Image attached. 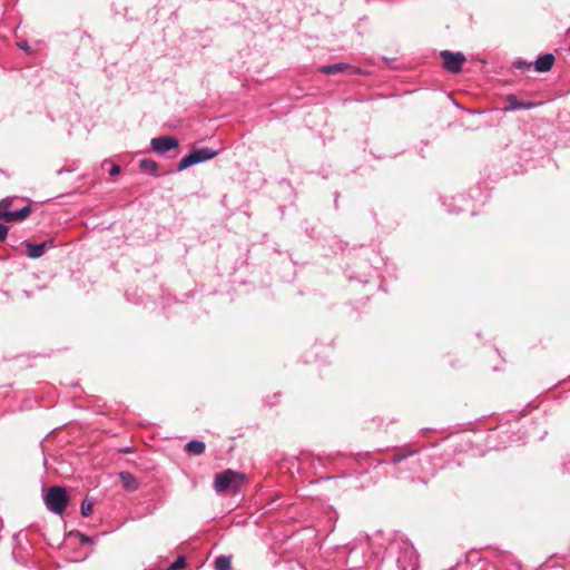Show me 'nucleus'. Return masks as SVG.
Here are the masks:
<instances>
[{"label": "nucleus", "instance_id": "obj_1", "mask_svg": "<svg viewBox=\"0 0 570 570\" xmlns=\"http://www.w3.org/2000/svg\"><path fill=\"white\" fill-rule=\"evenodd\" d=\"M385 566L392 570H416L417 553L414 547L402 538L392 540L387 556L383 558L382 563H372L370 567Z\"/></svg>", "mask_w": 570, "mask_h": 570}, {"label": "nucleus", "instance_id": "obj_2", "mask_svg": "<svg viewBox=\"0 0 570 570\" xmlns=\"http://www.w3.org/2000/svg\"><path fill=\"white\" fill-rule=\"evenodd\" d=\"M246 482L247 476L244 473L227 469L215 476L214 490L217 493L238 492Z\"/></svg>", "mask_w": 570, "mask_h": 570}, {"label": "nucleus", "instance_id": "obj_3", "mask_svg": "<svg viewBox=\"0 0 570 570\" xmlns=\"http://www.w3.org/2000/svg\"><path fill=\"white\" fill-rule=\"evenodd\" d=\"M69 501L68 494L62 487H51L45 495V503L49 511L62 514Z\"/></svg>", "mask_w": 570, "mask_h": 570}, {"label": "nucleus", "instance_id": "obj_4", "mask_svg": "<svg viewBox=\"0 0 570 570\" xmlns=\"http://www.w3.org/2000/svg\"><path fill=\"white\" fill-rule=\"evenodd\" d=\"M217 154L218 151L212 148L195 149L179 160L177 170L183 171L193 165H197L214 158L217 156Z\"/></svg>", "mask_w": 570, "mask_h": 570}, {"label": "nucleus", "instance_id": "obj_5", "mask_svg": "<svg viewBox=\"0 0 570 570\" xmlns=\"http://www.w3.org/2000/svg\"><path fill=\"white\" fill-rule=\"evenodd\" d=\"M441 58L443 59L444 68L452 72L458 73L462 69V65L465 62L466 58L462 52H452L449 50H443L440 52Z\"/></svg>", "mask_w": 570, "mask_h": 570}, {"label": "nucleus", "instance_id": "obj_6", "mask_svg": "<svg viewBox=\"0 0 570 570\" xmlns=\"http://www.w3.org/2000/svg\"><path fill=\"white\" fill-rule=\"evenodd\" d=\"M151 149L159 155L176 149L178 147V140L171 136H160L153 138L150 141Z\"/></svg>", "mask_w": 570, "mask_h": 570}, {"label": "nucleus", "instance_id": "obj_7", "mask_svg": "<svg viewBox=\"0 0 570 570\" xmlns=\"http://www.w3.org/2000/svg\"><path fill=\"white\" fill-rule=\"evenodd\" d=\"M30 213H31V207L29 205H27L19 210L0 212V219L8 222V223L19 222V220H23L24 218H27Z\"/></svg>", "mask_w": 570, "mask_h": 570}, {"label": "nucleus", "instance_id": "obj_8", "mask_svg": "<svg viewBox=\"0 0 570 570\" xmlns=\"http://www.w3.org/2000/svg\"><path fill=\"white\" fill-rule=\"evenodd\" d=\"M53 245V239L45 240L40 244L26 243L27 255L30 258H39L43 255L45 249Z\"/></svg>", "mask_w": 570, "mask_h": 570}, {"label": "nucleus", "instance_id": "obj_9", "mask_svg": "<svg viewBox=\"0 0 570 570\" xmlns=\"http://www.w3.org/2000/svg\"><path fill=\"white\" fill-rule=\"evenodd\" d=\"M505 107L503 110L511 111V110H519V109H531L535 106L533 102H523L520 101L515 96L509 95L505 98Z\"/></svg>", "mask_w": 570, "mask_h": 570}, {"label": "nucleus", "instance_id": "obj_10", "mask_svg": "<svg viewBox=\"0 0 570 570\" xmlns=\"http://www.w3.org/2000/svg\"><path fill=\"white\" fill-rule=\"evenodd\" d=\"M554 62V57L552 53H546L540 56L534 62V69L539 72L549 71Z\"/></svg>", "mask_w": 570, "mask_h": 570}, {"label": "nucleus", "instance_id": "obj_11", "mask_svg": "<svg viewBox=\"0 0 570 570\" xmlns=\"http://www.w3.org/2000/svg\"><path fill=\"white\" fill-rule=\"evenodd\" d=\"M122 488L127 491H136L139 488V482L130 472L122 471L119 473Z\"/></svg>", "mask_w": 570, "mask_h": 570}, {"label": "nucleus", "instance_id": "obj_12", "mask_svg": "<svg viewBox=\"0 0 570 570\" xmlns=\"http://www.w3.org/2000/svg\"><path fill=\"white\" fill-rule=\"evenodd\" d=\"M350 66L344 62L333 63V65H325L320 67V72L325 75H334L338 72L345 71Z\"/></svg>", "mask_w": 570, "mask_h": 570}, {"label": "nucleus", "instance_id": "obj_13", "mask_svg": "<svg viewBox=\"0 0 570 570\" xmlns=\"http://www.w3.org/2000/svg\"><path fill=\"white\" fill-rule=\"evenodd\" d=\"M205 443L198 440H191L186 444V451L194 455H200L205 452Z\"/></svg>", "mask_w": 570, "mask_h": 570}, {"label": "nucleus", "instance_id": "obj_14", "mask_svg": "<svg viewBox=\"0 0 570 570\" xmlns=\"http://www.w3.org/2000/svg\"><path fill=\"white\" fill-rule=\"evenodd\" d=\"M158 164L149 158L142 159L139 161V168L144 171H148L150 174H156L158 170Z\"/></svg>", "mask_w": 570, "mask_h": 570}, {"label": "nucleus", "instance_id": "obj_15", "mask_svg": "<svg viewBox=\"0 0 570 570\" xmlns=\"http://www.w3.org/2000/svg\"><path fill=\"white\" fill-rule=\"evenodd\" d=\"M232 560L228 556H219L215 560L214 570H230Z\"/></svg>", "mask_w": 570, "mask_h": 570}, {"label": "nucleus", "instance_id": "obj_16", "mask_svg": "<svg viewBox=\"0 0 570 570\" xmlns=\"http://www.w3.org/2000/svg\"><path fill=\"white\" fill-rule=\"evenodd\" d=\"M186 559L184 556L176 557L175 561L167 566L164 570H181L186 567Z\"/></svg>", "mask_w": 570, "mask_h": 570}, {"label": "nucleus", "instance_id": "obj_17", "mask_svg": "<svg viewBox=\"0 0 570 570\" xmlns=\"http://www.w3.org/2000/svg\"><path fill=\"white\" fill-rule=\"evenodd\" d=\"M413 454H414V451H403L402 453L395 454L391 459V463L392 464H399L400 462H402L403 460H405L406 458H409V456H411Z\"/></svg>", "mask_w": 570, "mask_h": 570}, {"label": "nucleus", "instance_id": "obj_18", "mask_svg": "<svg viewBox=\"0 0 570 570\" xmlns=\"http://www.w3.org/2000/svg\"><path fill=\"white\" fill-rule=\"evenodd\" d=\"M80 511L83 517H89L92 511V504L88 501H83L81 503Z\"/></svg>", "mask_w": 570, "mask_h": 570}, {"label": "nucleus", "instance_id": "obj_19", "mask_svg": "<svg viewBox=\"0 0 570 570\" xmlns=\"http://www.w3.org/2000/svg\"><path fill=\"white\" fill-rule=\"evenodd\" d=\"M531 66H532V63L523 61V60H517L513 62V67L517 69H520V70H528V69H530Z\"/></svg>", "mask_w": 570, "mask_h": 570}, {"label": "nucleus", "instance_id": "obj_20", "mask_svg": "<svg viewBox=\"0 0 570 570\" xmlns=\"http://www.w3.org/2000/svg\"><path fill=\"white\" fill-rule=\"evenodd\" d=\"M8 230V227L4 224L0 223V242L7 238Z\"/></svg>", "mask_w": 570, "mask_h": 570}, {"label": "nucleus", "instance_id": "obj_21", "mask_svg": "<svg viewBox=\"0 0 570 570\" xmlns=\"http://www.w3.org/2000/svg\"><path fill=\"white\" fill-rule=\"evenodd\" d=\"M10 202L8 199L0 200V212L9 210Z\"/></svg>", "mask_w": 570, "mask_h": 570}, {"label": "nucleus", "instance_id": "obj_22", "mask_svg": "<svg viewBox=\"0 0 570 570\" xmlns=\"http://www.w3.org/2000/svg\"><path fill=\"white\" fill-rule=\"evenodd\" d=\"M119 174H120V166L112 165L110 170H109V175L116 176V175H119Z\"/></svg>", "mask_w": 570, "mask_h": 570}, {"label": "nucleus", "instance_id": "obj_23", "mask_svg": "<svg viewBox=\"0 0 570 570\" xmlns=\"http://www.w3.org/2000/svg\"><path fill=\"white\" fill-rule=\"evenodd\" d=\"M562 466H563V471L564 472H570V466H568V462L567 461L563 462Z\"/></svg>", "mask_w": 570, "mask_h": 570}, {"label": "nucleus", "instance_id": "obj_24", "mask_svg": "<svg viewBox=\"0 0 570 570\" xmlns=\"http://www.w3.org/2000/svg\"><path fill=\"white\" fill-rule=\"evenodd\" d=\"M568 466H570V460H569V462H568Z\"/></svg>", "mask_w": 570, "mask_h": 570}]
</instances>
